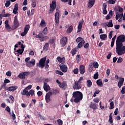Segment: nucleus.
Here are the masks:
<instances>
[{
  "label": "nucleus",
  "instance_id": "f257e3e1",
  "mask_svg": "<svg viewBox=\"0 0 125 125\" xmlns=\"http://www.w3.org/2000/svg\"><path fill=\"white\" fill-rule=\"evenodd\" d=\"M125 42V36L120 35L116 39V53L118 55H123L125 53V46H123V42Z\"/></svg>",
  "mask_w": 125,
  "mask_h": 125
},
{
  "label": "nucleus",
  "instance_id": "f03ea898",
  "mask_svg": "<svg viewBox=\"0 0 125 125\" xmlns=\"http://www.w3.org/2000/svg\"><path fill=\"white\" fill-rule=\"evenodd\" d=\"M72 95V97L70 100L72 103H79L80 101L83 100V95L81 92L79 91H75L73 93Z\"/></svg>",
  "mask_w": 125,
  "mask_h": 125
},
{
  "label": "nucleus",
  "instance_id": "7ed1b4c3",
  "mask_svg": "<svg viewBox=\"0 0 125 125\" xmlns=\"http://www.w3.org/2000/svg\"><path fill=\"white\" fill-rule=\"evenodd\" d=\"M50 9L49 11V13H52L54 11V9L56 8V0H53L51 4L50 5Z\"/></svg>",
  "mask_w": 125,
  "mask_h": 125
},
{
  "label": "nucleus",
  "instance_id": "20e7f679",
  "mask_svg": "<svg viewBox=\"0 0 125 125\" xmlns=\"http://www.w3.org/2000/svg\"><path fill=\"white\" fill-rule=\"evenodd\" d=\"M29 30H30V25L29 24H27L24 28L23 32L21 33V37L26 36L27 34H28Z\"/></svg>",
  "mask_w": 125,
  "mask_h": 125
},
{
  "label": "nucleus",
  "instance_id": "39448f33",
  "mask_svg": "<svg viewBox=\"0 0 125 125\" xmlns=\"http://www.w3.org/2000/svg\"><path fill=\"white\" fill-rule=\"evenodd\" d=\"M46 60V57H45L44 58H42L39 61V67H40L41 68H44V65L45 64V61Z\"/></svg>",
  "mask_w": 125,
  "mask_h": 125
},
{
  "label": "nucleus",
  "instance_id": "423d86ee",
  "mask_svg": "<svg viewBox=\"0 0 125 125\" xmlns=\"http://www.w3.org/2000/svg\"><path fill=\"white\" fill-rule=\"evenodd\" d=\"M59 67L62 72L63 73H67V71H68V67L67 65H65L64 64H60Z\"/></svg>",
  "mask_w": 125,
  "mask_h": 125
},
{
  "label": "nucleus",
  "instance_id": "0eeeda50",
  "mask_svg": "<svg viewBox=\"0 0 125 125\" xmlns=\"http://www.w3.org/2000/svg\"><path fill=\"white\" fill-rule=\"evenodd\" d=\"M14 29H17L20 26L19 21H18V18L17 16H15L14 17Z\"/></svg>",
  "mask_w": 125,
  "mask_h": 125
},
{
  "label": "nucleus",
  "instance_id": "6e6552de",
  "mask_svg": "<svg viewBox=\"0 0 125 125\" xmlns=\"http://www.w3.org/2000/svg\"><path fill=\"white\" fill-rule=\"evenodd\" d=\"M52 95V92L49 91V92L47 93L45 96V100L46 103H49L50 101H51V99H50V97Z\"/></svg>",
  "mask_w": 125,
  "mask_h": 125
},
{
  "label": "nucleus",
  "instance_id": "1a4fd4ad",
  "mask_svg": "<svg viewBox=\"0 0 125 125\" xmlns=\"http://www.w3.org/2000/svg\"><path fill=\"white\" fill-rule=\"evenodd\" d=\"M67 41L68 39H67V37H63L61 39L60 41V44L62 47H64L65 45H66Z\"/></svg>",
  "mask_w": 125,
  "mask_h": 125
},
{
  "label": "nucleus",
  "instance_id": "9d476101",
  "mask_svg": "<svg viewBox=\"0 0 125 125\" xmlns=\"http://www.w3.org/2000/svg\"><path fill=\"white\" fill-rule=\"evenodd\" d=\"M57 12L55 14V23L59 24V10L56 9Z\"/></svg>",
  "mask_w": 125,
  "mask_h": 125
},
{
  "label": "nucleus",
  "instance_id": "9b49d317",
  "mask_svg": "<svg viewBox=\"0 0 125 125\" xmlns=\"http://www.w3.org/2000/svg\"><path fill=\"white\" fill-rule=\"evenodd\" d=\"M83 22H84L83 20H82V21L79 22L77 33H80V32L82 31V29H83Z\"/></svg>",
  "mask_w": 125,
  "mask_h": 125
},
{
  "label": "nucleus",
  "instance_id": "f8f14e48",
  "mask_svg": "<svg viewBox=\"0 0 125 125\" xmlns=\"http://www.w3.org/2000/svg\"><path fill=\"white\" fill-rule=\"evenodd\" d=\"M79 82L76 81L74 83V84H73V88L74 89H81V88H82V87H81V85L80 84H79Z\"/></svg>",
  "mask_w": 125,
  "mask_h": 125
},
{
  "label": "nucleus",
  "instance_id": "ddd939ff",
  "mask_svg": "<svg viewBox=\"0 0 125 125\" xmlns=\"http://www.w3.org/2000/svg\"><path fill=\"white\" fill-rule=\"evenodd\" d=\"M18 88V86H10L9 87H5L6 90H8V91H15V90H16Z\"/></svg>",
  "mask_w": 125,
  "mask_h": 125
},
{
  "label": "nucleus",
  "instance_id": "4468645a",
  "mask_svg": "<svg viewBox=\"0 0 125 125\" xmlns=\"http://www.w3.org/2000/svg\"><path fill=\"white\" fill-rule=\"evenodd\" d=\"M21 93L22 95H26L28 98L30 97V93L25 88L21 92Z\"/></svg>",
  "mask_w": 125,
  "mask_h": 125
},
{
  "label": "nucleus",
  "instance_id": "2eb2a0df",
  "mask_svg": "<svg viewBox=\"0 0 125 125\" xmlns=\"http://www.w3.org/2000/svg\"><path fill=\"white\" fill-rule=\"evenodd\" d=\"M98 106V105H97V104H96L94 103L91 102L89 107H90V108L92 109L93 110V111H95V110L97 109Z\"/></svg>",
  "mask_w": 125,
  "mask_h": 125
},
{
  "label": "nucleus",
  "instance_id": "dca6fc26",
  "mask_svg": "<svg viewBox=\"0 0 125 125\" xmlns=\"http://www.w3.org/2000/svg\"><path fill=\"white\" fill-rule=\"evenodd\" d=\"M79 71L80 74H81V75H83V73H85L84 65H80V67L79 68Z\"/></svg>",
  "mask_w": 125,
  "mask_h": 125
},
{
  "label": "nucleus",
  "instance_id": "f3484780",
  "mask_svg": "<svg viewBox=\"0 0 125 125\" xmlns=\"http://www.w3.org/2000/svg\"><path fill=\"white\" fill-rule=\"evenodd\" d=\"M124 82H125L124 78H122L119 80L118 83V85L119 88H121V87H122V86L124 84Z\"/></svg>",
  "mask_w": 125,
  "mask_h": 125
},
{
  "label": "nucleus",
  "instance_id": "a211bd4d",
  "mask_svg": "<svg viewBox=\"0 0 125 125\" xmlns=\"http://www.w3.org/2000/svg\"><path fill=\"white\" fill-rule=\"evenodd\" d=\"M18 8H19L18 3H16L13 11V13H14V14H17L18 13V12H17L18 11Z\"/></svg>",
  "mask_w": 125,
  "mask_h": 125
},
{
  "label": "nucleus",
  "instance_id": "6ab92c4d",
  "mask_svg": "<svg viewBox=\"0 0 125 125\" xmlns=\"http://www.w3.org/2000/svg\"><path fill=\"white\" fill-rule=\"evenodd\" d=\"M103 14H107L108 12L107 11V4L106 3H104L103 4Z\"/></svg>",
  "mask_w": 125,
  "mask_h": 125
},
{
  "label": "nucleus",
  "instance_id": "aec40b11",
  "mask_svg": "<svg viewBox=\"0 0 125 125\" xmlns=\"http://www.w3.org/2000/svg\"><path fill=\"white\" fill-rule=\"evenodd\" d=\"M95 2V0H89L88 8H91Z\"/></svg>",
  "mask_w": 125,
  "mask_h": 125
},
{
  "label": "nucleus",
  "instance_id": "412c9836",
  "mask_svg": "<svg viewBox=\"0 0 125 125\" xmlns=\"http://www.w3.org/2000/svg\"><path fill=\"white\" fill-rule=\"evenodd\" d=\"M43 89L46 92H47L49 90H50V86H49V85L44 83L43 84Z\"/></svg>",
  "mask_w": 125,
  "mask_h": 125
},
{
  "label": "nucleus",
  "instance_id": "4be33fe9",
  "mask_svg": "<svg viewBox=\"0 0 125 125\" xmlns=\"http://www.w3.org/2000/svg\"><path fill=\"white\" fill-rule=\"evenodd\" d=\"M8 23H9L8 20H6L5 21V29L8 30V31H10L11 27H10V25H9V24H8Z\"/></svg>",
  "mask_w": 125,
  "mask_h": 125
},
{
  "label": "nucleus",
  "instance_id": "5701e85b",
  "mask_svg": "<svg viewBox=\"0 0 125 125\" xmlns=\"http://www.w3.org/2000/svg\"><path fill=\"white\" fill-rule=\"evenodd\" d=\"M57 60L59 63H64L65 61V57H64L61 58V57L59 56L57 57Z\"/></svg>",
  "mask_w": 125,
  "mask_h": 125
},
{
  "label": "nucleus",
  "instance_id": "b1692460",
  "mask_svg": "<svg viewBox=\"0 0 125 125\" xmlns=\"http://www.w3.org/2000/svg\"><path fill=\"white\" fill-rule=\"evenodd\" d=\"M96 83L98 86H100V87L103 86V82L101 79L98 80L96 82Z\"/></svg>",
  "mask_w": 125,
  "mask_h": 125
},
{
  "label": "nucleus",
  "instance_id": "393cba45",
  "mask_svg": "<svg viewBox=\"0 0 125 125\" xmlns=\"http://www.w3.org/2000/svg\"><path fill=\"white\" fill-rule=\"evenodd\" d=\"M47 23L45 22V21L42 19L41 21V22L40 23V25L42 27V28H44V27H46Z\"/></svg>",
  "mask_w": 125,
  "mask_h": 125
},
{
  "label": "nucleus",
  "instance_id": "a878e982",
  "mask_svg": "<svg viewBox=\"0 0 125 125\" xmlns=\"http://www.w3.org/2000/svg\"><path fill=\"white\" fill-rule=\"evenodd\" d=\"M85 43V41H84V40L81 41L78 44V47L79 48H82V47H83V44H84Z\"/></svg>",
  "mask_w": 125,
  "mask_h": 125
},
{
  "label": "nucleus",
  "instance_id": "bb28decb",
  "mask_svg": "<svg viewBox=\"0 0 125 125\" xmlns=\"http://www.w3.org/2000/svg\"><path fill=\"white\" fill-rule=\"evenodd\" d=\"M49 48V43L48 42L46 43L44 45V46L43 47V50H45V51H47Z\"/></svg>",
  "mask_w": 125,
  "mask_h": 125
},
{
  "label": "nucleus",
  "instance_id": "cd10ccee",
  "mask_svg": "<svg viewBox=\"0 0 125 125\" xmlns=\"http://www.w3.org/2000/svg\"><path fill=\"white\" fill-rule=\"evenodd\" d=\"M74 29V26L73 25H71L69 26L68 28L66 30L67 33L68 34H70V33H72V31H73V29Z\"/></svg>",
  "mask_w": 125,
  "mask_h": 125
},
{
  "label": "nucleus",
  "instance_id": "c85d7f7f",
  "mask_svg": "<svg viewBox=\"0 0 125 125\" xmlns=\"http://www.w3.org/2000/svg\"><path fill=\"white\" fill-rule=\"evenodd\" d=\"M115 13L116 15H118V17L120 18H123V17L124 16V13H121V14L119 13V12H118V10H115Z\"/></svg>",
  "mask_w": 125,
  "mask_h": 125
},
{
  "label": "nucleus",
  "instance_id": "c756f323",
  "mask_svg": "<svg viewBox=\"0 0 125 125\" xmlns=\"http://www.w3.org/2000/svg\"><path fill=\"white\" fill-rule=\"evenodd\" d=\"M106 38H107V34H101L100 36V38L102 41H105Z\"/></svg>",
  "mask_w": 125,
  "mask_h": 125
},
{
  "label": "nucleus",
  "instance_id": "7c9ffc66",
  "mask_svg": "<svg viewBox=\"0 0 125 125\" xmlns=\"http://www.w3.org/2000/svg\"><path fill=\"white\" fill-rule=\"evenodd\" d=\"M10 115H11L13 121H15L16 119V115H15V114H14V111L13 110H12V114L11 113Z\"/></svg>",
  "mask_w": 125,
  "mask_h": 125
},
{
  "label": "nucleus",
  "instance_id": "2f4dec72",
  "mask_svg": "<svg viewBox=\"0 0 125 125\" xmlns=\"http://www.w3.org/2000/svg\"><path fill=\"white\" fill-rule=\"evenodd\" d=\"M87 85L88 87H91V85H92V82L90 80H88L86 82Z\"/></svg>",
  "mask_w": 125,
  "mask_h": 125
},
{
  "label": "nucleus",
  "instance_id": "473e14b6",
  "mask_svg": "<svg viewBox=\"0 0 125 125\" xmlns=\"http://www.w3.org/2000/svg\"><path fill=\"white\" fill-rule=\"evenodd\" d=\"M16 52H18L19 54H20V55H22V54L24 52V50H22V49H19L16 51Z\"/></svg>",
  "mask_w": 125,
  "mask_h": 125
},
{
  "label": "nucleus",
  "instance_id": "72a5a7b5",
  "mask_svg": "<svg viewBox=\"0 0 125 125\" xmlns=\"http://www.w3.org/2000/svg\"><path fill=\"white\" fill-rule=\"evenodd\" d=\"M113 108H115V104H114V102H111L110 103L109 110H112Z\"/></svg>",
  "mask_w": 125,
  "mask_h": 125
},
{
  "label": "nucleus",
  "instance_id": "f704fd0d",
  "mask_svg": "<svg viewBox=\"0 0 125 125\" xmlns=\"http://www.w3.org/2000/svg\"><path fill=\"white\" fill-rule=\"evenodd\" d=\"M107 27L108 28H112L114 26L113 24V21H112V20H110L109 22L108 23V25H107Z\"/></svg>",
  "mask_w": 125,
  "mask_h": 125
},
{
  "label": "nucleus",
  "instance_id": "c9c22d12",
  "mask_svg": "<svg viewBox=\"0 0 125 125\" xmlns=\"http://www.w3.org/2000/svg\"><path fill=\"white\" fill-rule=\"evenodd\" d=\"M25 77L24 72L21 73V74L19 75V78H20V79H26Z\"/></svg>",
  "mask_w": 125,
  "mask_h": 125
},
{
  "label": "nucleus",
  "instance_id": "e433bc0d",
  "mask_svg": "<svg viewBox=\"0 0 125 125\" xmlns=\"http://www.w3.org/2000/svg\"><path fill=\"white\" fill-rule=\"evenodd\" d=\"M43 36V34H42V33L40 32L38 35H36V36H35V38H36V39H40V38H42Z\"/></svg>",
  "mask_w": 125,
  "mask_h": 125
},
{
  "label": "nucleus",
  "instance_id": "4c0bfd02",
  "mask_svg": "<svg viewBox=\"0 0 125 125\" xmlns=\"http://www.w3.org/2000/svg\"><path fill=\"white\" fill-rule=\"evenodd\" d=\"M59 85L61 88H63V89H66V86L64 83H61Z\"/></svg>",
  "mask_w": 125,
  "mask_h": 125
},
{
  "label": "nucleus",
  "instance_id": "58836bf2",
  "mask_svg": "<svg viewBox=\"0 0 125 125\" xmlns=\"http://www.w3.org/2000/svg\"><path fill=\"white\" fill-rule=\"evenodd\" d=\"M93 65L94 68H96V69H98V67H99V64L97 62H94L93 63Z\"/></svg>",
  "mask_w": 125,
  "mask_h": 125
},
{
  "label": "nucleus",
  "instance_id": "ea45409f",
  "mask_svg": "<svg viewBox=\"0 0 125 125\" xmlns=\"http://www.w3.org/2000/svg\"><path fill=\"white\" fill-rule=\"evenodd\" d=\"M31 6L32 7L35 8L37 6V2L35 0H33L31 3Z\"/></svg>",
  "mask_w": 125,
  "mask_h": 125
},
{
  "label": "nucleus",
  "instance_id": "a19ab883",
  "mask_svg": "<svg viewBox=\"0 0 125 125\" xmlns=\"http://www.w3.org/2000/svg\"><path fill=\"white\" fill-rule=\"evenodd\" d=\"M117 10L118 12H119L120 13H123V11H124V9L121 7L120 6H118Z\"/></svg>",
  "mask_w": 125,
  "mask_h": 125
},
{
  "label": "nucleus",
  "instance_id": "79ce46f5",
  "mask_svg": "<svg viewBox=\"0 0 125 125\" xmlns=\"http://www.w3.org/2000/svg\"><path fill=\"white\" fill-rule=\"evenodd\" d=\"M11 3H10V0H7L6 1V3H5V6L6 7H9V5H10Z\"/></svg>",
  "mask_w": 125,
  "mask_h": 125
},
{
  "label": "nucleus",
  "instance_id": "37998d69",
  "mask_svg": "<svg viewBox=\"0 0 125 125\" xmlns=\"http://www.w3.org/2000/svg\"><path fill=\"white\" fill-rule=\"evenodd\" d=\"M31 64L32 65V66H35V64H36V61L34 60V59H32L30 61H29Z\"/></svg>",
  "mask_w": 125,
  "mask_h": 125
},
{
  "label": "nucleus",
  "instance_id": "c03bdc74",
  "mask_svg": "<svg viewBox=\"0 0 125 125\" xmlns=\"http://www.w3.org/2000/svg\"><path fill=\"white\" fill-rule=\"evenodd\" d=\"M56 73L57 75H60V76H63V75H64V73L58 70H56Z\"/></svg>",
  "mask_w": 125,
  "mask_h": 125
},
{
  "label": "nucleus",
  "instance_id": "a18cd8bd",
  "mask_svg": "<svg viewBox=\"0 0 125 125\" xmlns=\"http://www.w3.org/2000/svg\"><path fill=\"white\" fill-rule=\"evenodd\" d=\"M77 51L76 50V49H72L71 50V54L72 56H74V55L77 53Z\"/></svg>",
  "mask_w": 125,
  "mask_h": 125
},
{
  "label": "nucleus",
  "instance_id": "49530a36",
  "mask_svg": "<svg viewBox=\"0 0 125 125\" xmlns=\"http://www.w3.org/2000/svg\"><path fill=\"white\" fill-rule=\"evenodd\" d=\"M29 93L30 94V96H33L34 95H35V91H34V90H30L29 92Z\"/></svg>",
  "mask_w": 125,
  "mask_h": 125
},
{
  "label": "nucleus",
  "instance_id": "de8ad7c7",
  "mask_svg": "<svg viewBox=\"0 0 125 125\" xmlns=\"http://www.w3.org/2000/svg\"><path fill=\"white\" fill-rule=\"evenodd\" d=\"M73 73L75 75H78L79 74V68H77L74 69Z\"/></svg>",
  "mask_w": 125,
  "mask_h": 125
},
{
  "label": "nucleus",
  "instance_id": "09e8293b",
  "mask_svg": "<svg viewBox=\"0 0 125 125\" xmlns=\"http://www.w3.org/2000/svg\"><path fill=\"white\" fill-rule=\"evenodd\" d=\"M6 111L8 112V113H9L10 115H11V112L10 111V107L9 106H6L5 108Z\"/></svg>",
  "mask_w": 125,
  "mask_h": 125
},
{
  "label": "nucleus",
  "instance_id": "8fccbe9b",
  "mask_svg": "<svg viewBox=\"0 0 125 125\" xmlns=\"http://www.w3.org/2000/svg\"><path fill=\"white\" fill-rule=\"evenodd\" d=\"M82 41H83V39L82 37H78L76 39V42H82Z\"/></svg>",
  "mask_w": 125,
  "mask_h": 125
},
{
  "label": "nucleus",
  "instance_id": "3c124183",
  "mask_svg": "<svg viewBox=\"0 0 125 125\" xmlns=\"http://www.w3.org/2000/svg\"><path fill=\"white\" fill-rule=\"evenodd\" d=\"M47 31H48V30L47 29V27H45L42 31L43 35H46L47 34V33L46 32Z\"/></svg>",
  "mask_w": 125,
  "mask_h": 125
},
{
  "label": "nucleus",
  "instance_id": "603ef678",
  "mask_svg": "<svg viewBox=\"0 0 125 125\" xmlns=\"http://www.w3.org/2000/svg\"><path fill=\"white\" fill-rule=\"evenodd\" d=\"M124 61V59H123V58L119 57L117 61V63H122Z\"/></svg>",
  "mask_w": 125,
  "mask_h": 125
},
{
  "label": "nucleus",
  "instance_id": "864d4df0",
  "mask_svg": "<svg viewBox=\"0 0 125 125\" xmlns=\"http://www.w3.org/2000/svg\"><path fill=\"white\" fill-rule=\"evenodd\" d=\"M38 117L39 118H40V119L41 120H45V118H44V117H43L42 116V115H41L40 113H39V114H38Z\"/></svg>",
  "mask_w": 125,
  "mask_h": 125
},
{
  "label": "nucleus",
  "instance_id": "5fc2aeb1",
  "mask_svg": "<svg viewBox=\"0 0 125 125\" xmlns=\"http://www.w3.org/2000/svg\"><path fill=\"white\" fill-rule=\"evenodd\" d=\"M57 122L59 125H63V121L61 119L58 120Z\"/></svg>",
  "mask_w": 125,
  "mask_h": 125
},
{
  "label": "nucleus",
  "instance_id": "6e6d98bb",
  "mask_svg": "<svg viewBox=\"0 0 125 125\" xmlns=\"http://www.w3.org/2000/svg\"><path fill=\"white\" fill-rule=\"evenodd\" d=\"M98 77H99L98 72L96 73L94 75V79L95 80H97V79H98Z\"/></svg>",
  "mask_w": 125,
  "mask_h": 125
},
{
  "label": "nucleus",
  "instance_id": "4d7b16f0",
  "mask_svg": "<svg viewBox=\"0 0 125 125\" xmlns=\"http://www.w3.org/2000/svg\"><path fill=\"white\" fill-rule=\"evenodd\" d=\"M12 74V73H11V71H8L6 73V76H7V77H11Z\"/></svg>",
  "mask_w": 125,
  "mask_h": 125
},
{
  "label": "nucleus",
  "instance_id": "13d9d810",
  "mask_svg": "<svg viewBox=\"0 0 125 125\" xmlns=\"http://www.w3.org/2000/svg\"><path fill=\"white\" fill-rule=\"evenodd\" d=\"M108 37L109 39L111 40L113 37V31H111L109 33Z\"/></svg>",
  "mask_w": 125,
  "mask_h": 125
},
{
  "label": "nucleus",
  "instance_id": "bf43d9fd",
  "mask_svg": "<svg viewBox=\"0 0 125 125\" xmlns=\"http://www.w3.org/2000/svg\"><path fill=\"white\" fill-rule=\"evenodd\" d=\"M121 93L122 94H125V86L122 87V89L121 90Z\"/></svg>",
  "mask_w": 125,
  "mask_h": 125
},
{
  "label": "nucleus",
  "instance_id": "052dcab7",
  "mask_svg": "<svg viewBox=\"0 0 125 125\" xmlns=\"http://www.w3.org/2000/svg\"><path fill=\"white\" fill-rule=\"evenodd\" d=\"M121 93L122 94H125V86L122 87V89L121 90Z\"/></svg>",
  "mask_w": 125,
  "mask_h": 125
},
{
  "label": "nucleus",
  "instance_id": "680f3d73",
  "mask_svg": "<svg viewBox=\"0 0 125 125\" xmlns=\"http://www.w3.org/2000/svg\"><path fill=\"white\" fill-rule=\"evenodd\" d=\"M26 66L27 67H29V68H31V67H32V66H33V65H32L31 64V62L29 61L28 62H26Z\"/></svg>",
  "mask_w": 125,
  "mask_h": 125
},
{
  "label": "nucleus",
  "instance_id": "e2e57ef3",
  "mask_svg": "<svg viewBox=\"0 0 125 125\" xmlns=\"http://www.w3.org/2000/svg\"><path fill=\"white\" fill-rule=\"evenodd\" d=\"M53 93L54 94H55V95L56 94H58V93H59V90H58L57 89H56L55 90H53Z\"/></svg>",
  "mask_w": 125,
  "mask_h": 125
},
{
  "label": "nucleus",
  "instance_id": "0e129e2a",
  "mask_svg": "<svg viewBox=\"0 0 125 125\" xmlns=\"http://www.w3.org/2000/svg\"><path fill=\"white\" fill-rule=\"evenodd\" d=\"M9 16H10V14L9 13L2 14V17H9Z\"/></svg>",
  "mask_w": 125,
  "mask_h": 125
},
{
  "label": "nucleus",
  "instance_id": "69168bd1",
  "mask_svg": "<svg viewBox=\"0 0 125 125\" xmlns=\"http://www.w3.org/2000/svg\"><path fill=\"white\" fill-rule=\"evenodd\" d=\"M108 2H109L110 4H115V3H116V1L114 0H109Z\"/></svg>",
  "mask_w": 125,
  "mask_h": 125
},
{
  "label": "nucleus",
  "instance_id": "338daca9",
  "mask_svg": "<svg viewBox=\"0 0 125 125\" xmlns=\"http://www.w3.org/2000/svg\"><path fill=\"white\" fill-rule=\"evenodd\" d=\"M99 100H100L99 99V98H96L94 99V102H95V103H99Z\"/></svg>",
  "mask_w": 125,
  "mask_h": 125
},
{
  "label": "nucleus",
  "instance_id": "774afa93",
  "mask_svg": "<svg viewBox=\"0 0 125 125\" xmlns=\"http://www.w3.org/2000/svg\"><path fill=\"white\" fill-rule=\"evenodd\" d=\"M83 47H84V48H88V47H89V44L88 43V42L86 43L85 44L83 45Z\"/></svg>",
  "mask_w": 125,
  "mask_h": 125
}]
</instances>
